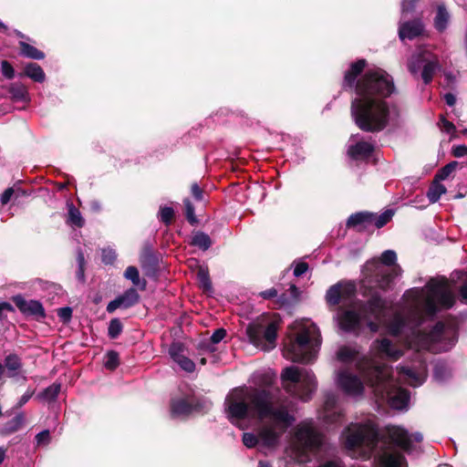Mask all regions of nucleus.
Listing matches in <instances>:
<instances>
[{"mask_svg":"<svg viewBox=\"0 0 467 467\" xmlns=\"http://www.w3.org/2000/svg\"><path fill=\"white\" fill-rule=\"evenodd\" d=\"M356 290L354 283L338 282L327 291L326 300L329 306L339 303L346 306L338 307L335 317L342 330L357 331L362 321L366 322L371 332H377L380 325H386L390 335H405V344L409 348L437 352L448 351L457 342L458 333L454 324L439 322L429 333L419 328L424 317L433 318L439 312L454 306V290L446 278L431 279L421 288L407 290L403 299L410 310V317L395 313L390 320H387V303L379 295H373L364 304L355 299Z\"/></svg>","mask_w":467,"mask_h":467,"instance_id":"1","label":"nucleus"},{"mask_svg":"<svg viewBox=\"0 0 467 467\" xmlns=\"http://www.w3.org/2000/svg\"><path fill=\"white\" fill-rule=\"evenodd\" d=\"M254 378L258 387L234 389L225 398V411L231 422L241 429L244 427L240 421L250 417L268 420L260 429L258 436L244 432L243 442L247 448L260 443L262 447L273 449L294 423L295 417L289 413L280 389L272 386L275 378L273 372H257Z\"/></svg>","mask_w":467,"mask_h":467,"instance_id":"2","label":"nucleus"},{"mask_svg":"<svg viewBox=\"0 0 467 467\" xmlns=\"http://www.w3.org/2000/svg\"><path fill=\"white\" fill-rule=\"evenodd\" d=\"M365 59L352 63L346 71L342 87L354 90L350 114L355 124L363 131L379 132L389 124L394 108L387 101L394 91L391 76L379 67L367 69Z\"/></svg>","mask_w":467,"mask_h":467,"instance_id":"3","label":"nucleus"},{"mask_svg":"<svg viewBox=\"0 0 467 467\" xmlns=\"http://www.w3.org/2000/svg\"><path fill=\"white\" fill-rule=\"evenodd\" d=\"M372 357L359 358L358 353L350 347H341L337 352V359L343 363H355L364 377L367 384L373 389L375 395L387 400L389 406L395 410H407L410 393L398 386L393 378V370L379 358H387L397 360L401 350L388 338L377 339L371 346Z\"/></svg>","mask_w":467,"mask_h":467,"instance_id":"4","label":"nucleus"},{"mask_svg":"<svg viewBox=\"0 0 467 467\" xmlns=\"http://www.w3.org/2000/svg\"><path fill=\"white\" fill-rule=\"evenodd\" d=\"M340 441L353 459L368 460L374 456L375 467H408L403 454L386 448L387 442L374 420L349 423L341 432Z\"/></svg>","mask_w":467,"mask_h":467,"instance_id":"5","label":"nucleus"},{"mask_svg":"<svg viewBox=\"0 0 467 467\" xmlns=\"http://www.w3.org/2000/svg\"><path fill=\"white\" fill-rule=\"evenodd\" d=\"M285 343L283 355L293 362L308 363L316 359L321 345L317 326L309 319L296 321Z\"/></svg>","mask_w":467,"mask_h":467,"instance_id":"6","label":"nucleus"},{"mask_svg":"<svg viewBox=\"0 0 467 467\" xmlns=\"http://www.w3.org/2000/svg\"><path fill=\"white\" fill-rule=\"evenodd\" d=\"M282 387L292 397L309 400L317 389V380L312 370L296 366L286 367L281 373Z\"/></svg>","mask_w":467,"mask_h":467,"instance_id":"7","label":"nucleus"},{"mask_svg":"<svg viewBox=\"0 0 467 467\" xmlns=\"http://www.w3.org/2000/svg\"><path fill=\"white\" fill-rule=\"evenodd\" d=\"M321 443V437L316 431L312 422H302L296 428L287 454L299 462L310 461L309 452L314 451Z\"/></svg>","mask_w":467,"mask_h":467,"instance_id":"8","label":"nucleus"},{"mask_svg":"<svg viewBox=\"0 0 467 467\" xmlns=\"http://www.w3.org/2000/svg\"><path fill=\"white\" fill-rule=\"evenodd\" d=\"M397 254L393 250H386L381 254L379 262L369 265L375 267L374 278L378 286L381 289L389 287L393 280L401 275V267L396 264Z\"/></svg>","mask_w":467,"mask_h":467,"instance_id":"9","label":"nucleus"},{"mask_svg":"<svg viewBox=\"0 0 467 467\" xmlns=\"http://www.w3.org/2000/svg\"><path fill=\"white\" fill-rule=\"evenodd\" d=\"M385 432L394 445L408 454L419 455L421 452L423 436L420 431H410L401 426L391 425L386 427Z\"/></svg>","mask_w":467,"mask_h":467,"instance_id":"10","label":"nucleus"},{"mask_svg":"<svg viewBox=\"0 0 467 467\" xmlns=\"http://www.w3.org/2000/svg\"><path fill=\"white\" fill-rule=\"evenodd\" d=\"M421 66V78L427 85L431 82L434 75L441 68L439 58L428 49H420L411 56L408 62V68L411 74L415 75L420 71Z\"/></svg>","mask_w":467,"mask_h":467,"instance_id":"11","label":"nucleus"},{"mask_svg":"<svg viewBox=\"0 0 467 467\" xmlns=\"http://www.w3.org/2000/svg\"><path fill=\"white\" fill-rule=\"evenodd\" d=\"M277 327L276 321L270 322L266 327L259 323L250 324L246 328V334L254 346L268 351L275 347Z\"/></svg>","mask_w":467,"mask_h":467,"instance_id":"12","label":"nucleus"},{"mask_svg":"<svg viewBox=\"0 0 467 467\" xmlns=\"http://www.w3.org/2000/svg\"><path fill=\"white\" fill-rule=\"evenodd\" d=\"M210 403L205 400H200L193 395H186L182 398H174L171 400V411L172 417H184L192 411H201L208 410Z\"/></svg>","mask_w":467,"mask_h":467,"instance_id":"13","label":"nucleus"},{"mask_svg":"<svg viewBox=\"0 0 467 467\" xmlns=\"http://www.w3.org/2000/svg\"><path fill=\"white\" fill-rule=\"evenodd\" d=\"M340 389L351 397H359L364 391V383L360 378L348 368L339 369L336 377Z\"/></svg>","mask_w":467,"mask_h":467,"instance_id":"14","label":"nucleus"},{"mask_svg":"<svg viewBox=\"0 0 467 467\" xmlns=\"http://www.w3.org/2000/svg\"><path fill=\"white\" fill-rule=\"evenodd\" d=\"M397 374L399 380L403 381L411 387H419L423 384L427 377L426 364L420 361L417 368H397Z\"/></svg>","mask_w":467,"mask_h":467,"instance_id":"15","label":"nucleus"},{"mask_svg":"<svg viewBox=\"0 0 467 467\" xmlns=\"http://www.w3.org/2000/svg\"><path fill=\"white\" fill-rule=\"evenodd\" d=\"M344 417L342 409L337 404V397L333 392H327L325 395L323 410L321 418L329 424H337L341 422Z\"/></svg>","mask_w":467,"mask_h":467,"instance_id":"16","label":"nucleus"},{"mask_svg":"<svg viewBox=\"0 0 467 467\" xmlns=\"http://www.w3.org/2000/svg\"><path fill=\"white\" fill-rule=\"evenodd\" d=\"M374 144L364 140L358 134L352 135L348 140V153L354 160L368 159L374 150Z\"/></svg>","mask_w":467,"mask_h":467,"instance_id":"17","label":"nucleus"},{"mask_svg":"<svg viewBox=\"0 0 467 467\" xmlns=\"http://www.w3.org/2000/svg\"><path fill=\"white\" fill-rule=\"evenodd\" d=\"M169 355L182 370L187 373H192L195 370V363L188 357L187 348L182 343L173 342L169 348Z\"/></svg>","mask_w":467,"mask_h":467,"instance_id":"18","label":"nucleus"},{"mask_svg":"<svg viewBox=\"0 0 467 467\" xmlns=\"http://www.w3.org/2000/svg\"><path fill=\"white\" fill-rule=\"evenodd\" d=\"M13 302L16 307L26 316L38 317H45V309L42 304L37 300H26L18 295L13 297Z\"/></svg>","mask_w":467,"mask_h":467,"instance_id":"19","label":"nucleus"},{"mask_svg":"<svg viewBox=\"0 0 467 467\" xmlns=\"http://www.w3.org/2000/svg\"><path fill=\"white\" fill-rule=\"evenodd\" d=\"M140 300V295L135 288L127 289L122 295L117 296L107 306V311L113 313L118 308H129L136 305Z\"/></svg>","mask_w":467,"mask_h":467,"instance_id":"20","label":"nucleus"},{"mask_svg":"<svg viewBox=\"0 0 467 467\" xmlns=\"http://www.w3.org/2000/svg\"><path fill=\"white\" fill-rule=\"evenodd\" d=\"M424 32V25L420 19H414L408 22H400L399 26V36L400 40H412Z\"/></svg>","mask_w":467,"mask_h":467,"instance_id":"21","label":"nucleus"},{"mask_svg":"<svg viewBox=\"0 0 467 467\" xmlns=\"http://www.w3.org/2000/svg\"><path fill=\"white\" fill-rule=\"evenodd\" d=\"M372 213L360 212L351 214L348 221V227L358 228L359 230L372 226L371 223Z\"/></svg>","mask_w":467,"mask_h":467,"instance_id":"22","label":"nucleus"},{"mask_svg":"<svg viewBox=\"0 0 467 467\" xmlns=\"http://www.w3.org/2000/svg\"><path fill=\"white\" fill-rule=\"evenodd\" d=\"M7 91L10 95V99L14 102H22L28 104L30 101V95L25 85L22 83H12L8 86Z\"/></svg>","mask_w":467,"mask_h":467,"instance_id":"23","label":"nucleus"},{"mask_svg":"<svg viewBox=\"0 0 467 467\" xmlns=\"http://www.w3.org/2000/svg\"><path fill=\"white\" fill-rule=\"evenodd\" d=\"M226 335V331L223 328L216 329L209 339L202 340L198 345V349L201 352L213 353L215 350L214 345L221 342Z\"/></svg>","mask_w":467,"mask_h":467,"instance_id":"24","label":"nucleus"},{"mask_svg":"<svg viewBox=\"0 0 467 467\" xmlns=\"http://www.w3.org/2000/svg\"><path fill=\"white\" fill-rule=\"evenodd\" d=\"M453 375L452 368L446 362H437L434 367L433 376L434 379L440 382L444 383L451 379Z\"/></svg>","mask_w":467,"mask_h":467,"instance_id":"25","label":"nucleus"},{"mask_svg":"<svg viewBox=\"0 0 467 467\" xmlns=\"http://www.w3.org/2000/svg\"><path fill=\"white\" fill-rule=\"evenodd\" d=\"M451 19V15L446 9L444 5H439L437 7L436 16L434 18V27L439 32H443L448 27Z\"/></svg>","mask_w":467,"mask_h":467,"instance_id":"26","label":"nucleus"},{"mask_svg":"<svg viewBox=\"0 0 467 467\" xmlns=\"http://www.w3.org/2000/svg\"><path fill=\"white\" fill-rule=\"evenodd\" d=\"M24 74L36 82L42 83L46 79V74L36 63H28L25 67Z\"/></svg>","mask_w":467,"mask_h":467,"instance_id":"27","label":"nucleus"},{"mask_svg":"<svg viewBox=\"0 0 467 467\" xmlns=\"http://www.w3.org/2000/svg\"><path fill=\"white\" fill-rule=\"evenodd\" d=\"M67 223L77 226L82 227L85 223V220L83 219L81 213L71 202H67Z\"/></svg>","mask_w":467,"mask_h":467,"instance_id":"28","label":"nucleus"},{"mask_svg":"<svg viewBox=\"0 0 467 467\" xmlns=\"http://www.w3.org/2000/svg\"><path fill=\"white\" fill-rule=\"evenodd\" d=\"M19 46L21 49V55L26 57L36 60H41L45 57V54L42 51L26 42L21 41Z\"/></svg>","mask_w":467,"mask_h":467,"instance_id":"29","label":"nucleus"},{"mask_svg":"<svg viewBox=\"0 0 467 467\" xmlns=\"http://www.w3.org/2000/svg\"><path fill=\"white\" fill-rule=\"evenodd\" d=\"M445 192V186L443 184H441L439 181L434 180L433 183L430 186L427 192V197L431 203H435Z\"/></svg>","mask_w":467,"mask_h":467,"instance_id":"30","label":"nucleus"},{"mask_svg":"<svg viewBox=\"0 0 467 467\" xmlns=\"http://www.w3.org/2000/svg\"><path fill=\"white\" fill-rule=\"evenodd\" d=\"M60 384L53 383L52 385L46 388L42 392H40L37 395V399L44 401H53L57 398L60 392Z\"/></svg>","mask_w":467,"mask_h":467,"instance_id":"31","label":"nucleus"},{"mask_svg":"<svg viewBox=\"0 0 467 467\" xmlns=\"http://www.w3.org/2000/svg\"><path fill=\"white\" fill-rule=\"evenodd\" d=\"M191 244L199 247L202 251L210 248L212 241L210 236L203 232H197L192 238Z\"/></svg>","mask_w":467,"mask_h":467,"instance_id":"32","label":"nucleus"},{"mask_svg":"<svg viewBox=\"0 0 467 467\" xmlns=\"http://www.w3.org/2000/svg\"><path fill=\"white\" fill-rule=\"evenodd\" d=\"M21 365L20 358L15 354L8 355L5 358V367L7 369L8 377H15L17 370L21 368Z\"/></svg>","mask_w":467,"mask_h":467,"instance_id":"33","label":"nucleus"},{"mask_svg":"<svg viewBox=\"0 0 467 467\" xmlns=\"http://www.w3.org/2000/svg\"><path fill=\"white\" fill-rule=\"evenodd\" d=\"M124 277L130 280L134 285L139 286L141 290L146 288V281L140 282L139 270L135 266H128L124 272Z\"/></svg>","mask_w":467,"mask_h":467,"instance_id":"34","label":"nucleus"},{"mask_svg":"<svg viewBox=\"0 0 467 467\" xmlns=\"http://www.w3.org/2000/svg\"><path fill=\"white\" fill-rule=\"evenodd\" d=\"M394 213L392 210H387L379 215L372 213L371 223L377 228L383 227L392 218Z\"/></svg>","mask_w":467,"mask_h":467,"instance_id":"35","label":"nucleus"},{"mask_svg":"<svg viewBox=\"0 0 467 467\" xmlns=\"http://www.w3.org/2000/svg\"><path fill=\"white\" fill-rule=\"evenodd\" d=\"M197 279L200 283L201 287L204 291L212 290V282L209 276V272L207 268L200 267L197 272Z\"/></svg>","mask_w":467,"mask_h":467,"instance_id":"36","label":"nucleus"},{"mask_svg":"<svg viewBox=\"0 0 467 467\" xmlns=\"http://www.w3.org/2000/svg\"><path fill=\"white\" fill-rule=\"evenodd\" d=\"M119 365V358L118 352L114 350L108 351L104 359V367L109 370H114Z\"/></svg>","mask_w":467,"mask_h":467,"instance_id":"37","label":"nucleus"},{"mask_svg":"<svg viewBox=\"0 0 467 467\" xmlns=\"http://www.w3.org/2000/svg\"><path fill=\"white\" fill-rule=\"evenodd\" d=\"M458 162L453 161L442 167L435 175V181L446 180L457 168Z\"/></svg>","mask_w":467,"mask_h":467,"instance_id":"38","label":"nucleus"},{"mask_svg":"<svg viewBox=\"0 0 467 467\" xmlns=\"http://www.w3.org/2000/svg\"><path fill=\"white\" fill-rule=\"evenodd\" d=\"M122 328L123 327L119 319H111L108 328L109 337L113 339L117 338L122 332Z\"/></svg>","mask_w":467,"mask_h":467,"instance_id":"39","label":"nucleus"},{"mask_svg":"<svg viewBox=\"0 0 467 467\" xmlns=\"http://www.w3.org/2000/svg\"><path fill=\"white\" fill-rule=\"evenodd\" d=\"M174 216V210L169 206H163L160 208L159 218L166 225H169Z\"/></svg>","mask_w":467,"mask_h":467,"instance_id":"40","label":"nucleus"},{"mask_svg":"<svg viewBox=\"0 0 467 467\" xmlns=\"http://www.w3.org/2000/svg\"><path fill=\"white\" fill-rule=\"evenodd\" d=\"M14 426L5 427V432L12 433L20 429V427L24 424L25 416L23 413L17 414L15 418L12 419Z\"/></svg>","mask_w":467,"mask_h":467,"instance_id":"41","label":"nucleus"},{"mask_svg":"<svg viewBox=\"0 0 467 467\" xmlns=\"http://www.w3.org/2000/svg\"><path fill=\"white\" fill-rule=\"evenodd\" d=\"M36 446H47L51 441V436L48 430H44L36 435Z\"/></svg>","mask_w":467,"mask_h":467,"instance_id":"42","label":"nucleus"},{"mask_svg":"<svg viewBox=\"0 0 467 467\" xmlns=\"http://www.w3.org/2000/svg\"><path fill=\"white\" fill-rule=\"evenodd\" d=\"M117 257L115 250L112 248H104L101 252L102 262L106 265H111Z\"/></svg>","mask_w":467,"mask_h":467,"instance_id":"43","label":"nucleus"},{"mask_svg":"<svg viewBox=\"0 0 467 467\" xmlns=\"http://www.w3.org/2000/svg\"><path fill=\"white\" fill-rule=\"evenodd\" d=\"M185 207V215L187 220L191 223H194L196 222L195 213H194V206L189 199H185L183 201Z\"/></svg>","mask_w":467,"mask_h":467,"instance_id":"44","label":"nucleus"},{"mask_svg":"<svg viewBox=\"0 0 467 467\" xmlns=\"http://www.w3.org/2000/svg\"><path fill=\"white\" fill-rule=\"evenodd\" d=\"M439 126L442 131L451 135H452L456 130V127L454 126V124L447 120L444 117H441Z\"/></svg>","mask_w":467,"mask_h":467,"instance_id":"45","label":"nucleus"},{"mask_svg":"<svg viewBox=\"0 0 467 467\" xmlns=\"http://www.w3.org/2000/svg\"><path fill=\"white\" fill-rule=\"evenodd\" d=\"M1 72L7 79H12L15 77L14 67L6 60H3L1 62Z\"/></svg>","mask_w":467,"mask_h":467,"instance_id":"46","label":"nucleus"},{"mask_svg":"<svg viewBox=\"0 0 467 467\" xmlns=\"http://www.w3.org/2000/svg\"><path fill=\"white\" fill-rule=\"evenodd\" d=\"M460 279L462 280V285L460 287V295L462 302L467 304V271L465 273H462Z\"/></svg>","mask_w":467,"mask_h":467,"instance_id":"47","label":"nucleus"},{"mask_svg":"<svg viewBox=\"0 0 467 467\" xmlns=\"http://www.w3.org/2000/svg\"><path fill=\"white\" fill-rule=\"evenodd\" d=\"M57 316L63 322H68L72 317V309L68 306L61 307L57 310Z\"/></svg>","mask_w":467,"mask_h":467,"instance_id":"48","label":"nucleus"},{"mask_svg":"<svg viewBox=\"0 0 467 467\" xmlns=\"http://www.w3.org/2000/svg\"><path fill=\"white\" fill-rule=\"evenodd\" d=\"M308 270V265L306 262L296 263L294 268V275L301 276Z\"/></svg>","mask_w":467,"mask_h":467,"instance_id":"49","label":"nucleus"},{"mask_svg":"<svg viewBox=\"0 0 467 467\" xmlns=\"http://www.w3.org/2000/svg\"><path fill=\"white\" fill-rule=\"evenodd\" d=\"M417 1L418 0H403L401 4L402 16H404L406 13L414 9Z\"/></svg>","mask_w":467,"mask_h":467,"instance_id":"50","label":"nucleus"},{"mask_svg":"<svg viewBox=\"0 0 467 467\" xmlns=\"http://www.w3.org/2000/svg\"><path fill=\"white\" fill-rule=\"evenodd\" d=\"M452 155L456 158H461L467 155V146L458 145L452 148Z\"/></svg>","mask_w":467,"mask_h":467,"instance_id":"51","label":"nucleus"},{"mask_svg":"<svg viewBox=\"0 0 467 467\" xmlns=\"http://www.w3.org/2000/svg\"><path fill=\"white\" fill-rule=\"evenodd\" d=\"M192 194L196 201H202L203 192L197 183L192 185Z\"/></svg>","mask_w":467,"mask_h":467,"instance_id":"52","label":"nucleus"},{"mask_svg":"<svg viewBox=\"0 0 467 467\" xmlns=\"http://www.w3.org/2000/svg\"><path fill=\"white\" fill-rule=\"evenodd\" d=\"M33 394L34 390H27L24 395L21 396L16 407L21 408L24 406L31 399Z\"/></svg>","mask_w":467,"mask_h":467,"instance_id":"53","label":"nucleus"},{"mask_svg":"<svg viewBox=\"0 0 467 467\" xmlns=\"http://www.w3.org/2000/svg\"><path fill=\"white\" fill-rule=\"evenodd\" d=\"M14 311L15 309L11 304L6 302L0 303V320L4 317L5 313Z\"/></svg>","mask_w":467,"mask_h":467,"instance_id":"54","label":"nucleus"},{"mask_svg":"<svg viewBox=\"0 0 467 467\" xmlns=\"http://www.w3.org/2000/svg\"><path fill=\"white\" fill-rule=\"evenodd\" d=\"M278 292L275 288L272 287V288H269V289H266L265 291H262L260 293V296L264 298V299H271V298H274L277 296Z\"/></svg>","mask_w":467,"mask_h":467,"instance_id":"55","label":"nucleus"},{"mask_svg":"<svg viewBox=\"0 0 467 467\" xmlns=\"http://www.w3.org/2000/svg\"><path fill=\"white\" fill-rule=\"evenodd\" d=\"M13 193L14 190L12 188L6 189L1 195V202L6 204L10 201Z\"/></svg>","mask_w":467,"mask_h":467,"instance_id":"56","label":"nucleus"},{"mask_svg":"<svg viewBox=\"0 0 467 467\" xmlns=\"http://www.w3.org/2000/svg\"><path fill=\"white\" fill-rule=\"evenodd\" d=\"M444 100L448 106H453L456 102V98L451 93H447L444 95Z\"/></svg>","mask_w":467,"mask_h":467,"instance_id":"57","label":"nucleus"},{"mask_svg":"<svg viewBox=\"0 0 467 467\" xmlns=\"http://www.w3.org/2000/svg\"><path fill=\"white\" fill-rule=\"evenodd\" d=\"M77 261H78V267H84L85 258H84V254L81 251H79L78 254Z\"/></svg>","mask_w":467,"mask_h":467,"instance_id":"58","label":"nucleus"},{"mask_svg":"<svg viewBox=\"0 0 467 467\" xmlns=\"http://www.w3.org/2000/svg\"><path fill=\"white\" fill-rule=\"evenodd\" d=\"M90 207L95 212H99L101 209V205H100L99 202H98V201H92L90 202Z\"/></svg>","mask_w":467,"mask_h":467,"instance_id":"59","label":"nucleus"},{"mask_svg":"<svg viewBox=\"0 0 467 467\" xmlns=\"http://www.w3.org/2000/svg\"><path fill=\"white\" fill-rule=\"evenodd\" d=\"M77 277L79 281H84V267H78L77 271Z\"/></svg>","mask_w":467,"mask_h":467,"instance_id":"60","label":"nucleus"},{"mask_svg":"<svg viewBox=\"0 0 467 467\" xmlns=\"http://www.w3.org/2000/svg\"><path fill=\"white\" fill-rule=\"evenodd\" d=\"M5 456V450L0 447V464L4 462Z\"/></svg>","mask_w":467,"mask_h":467,"instance_id":"61","label":"nucleus"},{"mask_svg":"<svg viewBox=\"0 0 467 467\" xmlns=\"http://www.w3.org/2000/svg\"><path fill=\"white\" fill-rule=\"evenodd\" d=\"M257 467H272L268 462L260 461Z\"/></svg>","mask_w":467,"mask_h":467,"instance_id":"62","label":"nucleus"},{"mask_svg":"<svg viewBox=\"0 0 467 467\" xmlns=\"http://www.w3.org/2000/svg\"><path fill=\"white\" fill-rule=\"evenodd\" d=\"M5 366H3L2 364H0V379L3 378V376L5 375Z\"/></svg>","mask_w":467,"mask_h":467,"instance_id":"63","label":"nucleus"},{"mask_svg":"<svg viewBox=\"0 0 467 467\" xmlns=\"http://www.w3.org/2000/svg\"><path fill=\"white\" fill-rule=\"evenodd\" d=\"M6 29V26L0 21V31H5Z\"/></svg>","mask_w":467,"mask_h":467,"instance_id":"64","label":"nucleus"}]
</instances>
